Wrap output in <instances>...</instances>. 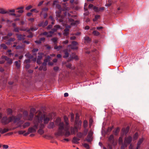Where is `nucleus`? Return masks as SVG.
Listing matches in <instances>:
<instances>
[{"instance_id": "f257e3e1", "label": "nucleus", "mask_w": 149, "mask_h": 149, "mask_svg": "<svg viewBox=\"0 0 149 149\" xmlns=\"http://www.w3.org/2000/svg\"><path fill=\"white\" fill-rule=\"evenodd\" d=\"M58 132L55 133L56 136H62L63 134V132L64 131L65 128L64 127V124L63 122H60L58 125Z\"/></svg>"}, {"instance_id": "f03ea898", "label": "nucleus", "mask_w": 149, "mask_h": 149, "mask_svg": "<svg viewBox=\"0 0 149 149\" xmlns=\"http://www.w3.org/2000/svg\"><path fill=\"white\" fill-rule=\"evenodd\" d=\"M88 8L90 9H93L94 11L96 13L102 12L104 10V7H102L99 8L95 6H94L93 4H90L89 5Z\"/></svg>"}, {"instance_id": "7ed1b4c3", "label": "nucleus", "mask_w": 149, "mask_h": 149, "mask_svg": "<svg viewBox=\"0 0 149 149\" xmlns=\"http://www.w3.org/2000/svg\"><path fill=\"white\" fill-rule=\"evenodd\" d=\"M15 12V10L14 9L10 10L8 11H6L3 9H1L0 11V13L2 14H8L10 15L15 16V17H19L20 15H16L14 13Z\"/></svg>"}, {"instance_id": "20e7f679", "label": "nucleus", "mask_w": 149, "mask_h": 149, "mask_svg": "<svg viewBox=\"0 0 149 149\" xmlns=\"http://www.w3.org/2000/svg\"><path fill=\"white\" fill-rule=\"evenodd\" d=\"M78 43L77 42L73 41L71 42V44L68 45V46L72 49L77 50L78 49Z\"/></svg>"}, {"instance_id": "39448f33", "label": "nucleus", "mask_w": 149, "mask_h": 149, "mask_svg": "<svg viewBox=\"0 0 149 149\" xmlns=\"http://www.w3.org/2000/svg\"><path fill=\"white\" fill-rule=\"evenodd\" d=\"M33 123L34 125L32 127H29L28 129V131L30 133L36 132L38 128V126L37 123Z\"/></svg>"}, {"instance_id": "423d86ee", "label": "nucleus", "mask_w": 149, "mask_h": 149, "mask_svg": "<svg viewBox=\"0 0 149 149\" xmlns=\"http://www.w3.org/2000/svg\"><path fill=\"white\" fill-rule=\"evenodd\" d=\"M12 121H13L14 123H17V125H22L23 123V121L20 120V118L19 117H15V116L11 117Z\"/></svg>"}, {"instance_id": "0eeeda50", "label": "nucleus", "mask_w": 149, "mask_h": 149, "mask_svg": "<svg viewBox=\"0 0 149 149\" xmlns=\"http://www.w3.org/2000/svg\"><path fill=\"white\" fill-rule=\"evenodd\" d=\"M69 126H66L65 127L64 131L63 132V136L64 135L65 137H67L70 136L72 133L71 132L69 131Z\"/></svg>"}, {"instance_id": "6e6552de", "label": "nucleus", "mask_w": 149, "mask_h": 149, "mask_svg": "<svg viewBox=\"0 0 149 149\" xmlns=\"http://www.w3.org/2000/svg\"><path fill=\"white\" fill-rule=\"evenodd\" d=\"M43 117L42 116H37L34 118V120L33 121V123H37L38 125V126L39 123H42Z\"/></svg>"}, {"instance_id": "1a4fd4ad", "label": "nucleus", "mask_w": 149, "mask_h": 149, "mask_svg": "<svg viewBox=\"0 0 149 149\" xmlns=\"http://www.w3.org/2000/svg\"><path fill=\"white\" fill-rule=\"evenodd\" d=\"M12 118L10 117L8 118L7 117H3L2 119V121L3 123L5 124H7L12 121Z\"/></svg>"}, {"instance_id": "9d476101", "label": "nucleus", "mask_w": 149, "mask_h": 149, "mask_svg": "<svg viewBox=\"0 0 149 149\" xmlns=\"http://www.w3.org/2000/svg\"><path fill=\"white\" fill-rule=\"evenodd\" d=\"M132 140V138L130 136H129L127 137H125L124 140L125 146H127L128 145L130 144Z\"/></svg>"}, {"instance_id": "9b49d317", "label": "nucleus", "mask_w": 149, "mask_h": 149, "mask_svg": "<svg viewBox=\"0 0 149 149\" xmlns=\"http://www.w3.org/2000/svg\"><path fill=\"white\" fill-rule=\"evenodd\" d=\"M93 134V132L92 131H90L87 136V138H86L84 141H86L88 142H91L92 140V136Z\"/></svg>"}, {"instance_id": "f8f14e48", "label": "nucleus", "mask_w": 149, "mask_h": 149, "mask_svg": "<svg viewBox=\"0 0 149 149\" xmlns=\"http://www.w3.org/2000/svg\"><path fill=\"white\" fill-rule=\"evenodd\" d=\"M64 55L63 56V58H67L69 56V53L68 52V50L67 49H65L63 50Z\"/></svg>"}, {"instance_id": "ddd939ff", "label": "nucleus", "mask_w": 149, "mask_h": 149, "mask_svg": "<svg viewBox=\"0 0 149 149\" xmlns=\"http://www.w3.org/2000/svg\"><path fill=\"white\" fill-rule=\"evenodd\" d=\"M130 127L127 126L126 128H123L122 130V132L123 134L126 135L129 132Z\"/></svg>"}, {"instance_id": "4468645a", "label": "nucleus", "mask_w": 149, "mask_h": 149, "mask_svg": "<svg viewBox=\"0 0 149 149\" xmlns=\"http://www.w3.org/2000/svg\"><path fill=\"white\" fill-rule=\"evenodd\" d=\"M48 24V22L47 20H46L45 22L43 21L41 22L40 23L38 24V26L39 27L42 26L45 27L47 26Z\"/></svg>"}, {"instance_id": "2eb2a0df", "label": "nucleus", "mask_w": 149, "mask_h": 149, "mask_svg": "<svg viewBox=\"0 0 149 149\" xmlns=\"http://www.w3.org/2000/svg\"><path fill=\"white\" fill-rule=\"evenodd\" d=\"M74 59L75 60H78L79 58L77 55H76L75 54H72V56H70L69 58V60L70 61H72Z\"/></svg>"}, {"instance_id": "dca6fc26", "label": "nucleus", "mask_w": 149, "mask_h": 149, "mask_svg": "<svg viewBox=\"0 0 149 149\" xmlns=\"http://www.w3.org/2000/svg\"><path fill=\"white\" fill-rule=\"evenodd\" d=\"M16 35L17 36V38L19 40H21L25 39L24 37L25 36L24 35L16 34Z\"/></svg>"}, {"instance_id": "f3484780", "label": "nucleus", "mask_w": 149, "mask_h": 149, "mask_svg": "<svg viewBox=\"0 0 149 149\" xmlns=\"http://www.w3.org/2000/svg\"><path fill=\"white\" fill-rule=\"evenodd\" d=\"M109 141L112 144H113L114 143V138L113 135H111L108 139Z\"/></svg>"}, {"instance_id": "a211bd4d", "label": "nucleus", "mask_w": 149, "mask_h": 149, "mask_svg": "<svg viewBox=\"0 0 149 149\" xmlns=\"http://www.w3.org/2000/svg\"><path fill=\"white\" fill-rule=\"evenodd\" d=\"M80 140V139L74 136L72 140V142L76 144H78L79 143V141Z\"/></svg>"}, {"instance_id": "6ab92c4d", "label": "nucleus", "mask_w": 149, "mask_h": 149, "mask_svg": "<svg viewBox=\"0 0 149 149\" xmlns=\"http://www.w3.org/2000/svg\"><path fill=\"white\" fill-rule=\"evenodd\" d=\"M24 8V6H21L20 7H19L17 8L16 9L17 10H18V11H17V12L20 13H23L24 11L23 10Z\"/></svg>"}, {"instance_id": "aec40b11", "label": "nucleus", "mask_w": 149, "mask_h": 149, "mask_svg": "<svg viewBox=\"0 0 149 149\" xmlns=\"http://www.w3.org/2000/svg\"><path fill=\"white\" fill-rule=\"evenodd\" d=\"M71 130L72 134H75L76 132H77L78 131V129L76 127L74 126V127H71Z\"/></svg>"}, {"instance_id": "412c9836", "label": "nucleus", "mask_w": 149, "mask_h": 149, "mask_svg": "<svg viewBox=\"0 0 149 149\" xmlns=\"http://www.w3.org/2000/svg\"><path fill=\"white\" fill-rule=\"evenodd\" d=\"M50 120V118L49 117H46L45 115H43L44 123L45 124H47Z\"/></svg>"}, {"instance_id": "4be33fe9", "label": "nucleus", "mask_w": 149, "mask_h": 149, "mask_svg": "<svg viewBox=\"0 0 149 149\" xmlns=\"http://www.w3.org/2000/svg\"><path fill=\"white\" fill-rule=\"evenodd\" d=\"M143 141V139L142 138L140 139L137 143L136 149H138L140 146V145Z\"/></svg>"}, {"instance_id": "5701e85b", "label": "nucleus", "mask_w": 149, "mask_h": 149, "mask_svg": "<svg viewBox=\"0 0 149 149\" xmlns=\"http://www.w3.org/2000/svg\"><path fill=\"white\" fill-rule=\"evenodd\" d=\"M21 62V61L19 60L18 61H15V65L17 68H19L20 67Z\"/></svg>"}, {"instance_id": "b1692460", "label": "nucleus", "mask_w": 149, "mask_h": 149, "mask_svg": "<svg viewBox=\"0 0 149 149\" xmlns=\"http://www.w3.org/2000/svg\"><path fill=\"white\" fill-rule=\"evenodd\" d=\"M85 43H90L91 42V39L88 36H86L84 38Z\"/></svg>"}, {"instance_id": "393cba45", "label": "nucleus", "mask_w": 149, "mask_h": 149, "mask_svg": "<svg viewBox=\"0 0 149 149\" xmlns=\"http://www.w3.org/2000/svg\"><path fill=\"white\" fill-rule=\"evenodd\" d=\"M55 127L54 124V122H51L48 125L47 127L49 129H52Z\"/></svg>"}, {"instance_id": "a878e982", "label": "nucleus", "mask_w": 149, "mask_h": 149, "mask_svg": "<svg viewBox=\"0 0 149 149\" xmlns=\"http://www.w3.org/2000/svg\"><path fill=\"white\" fill-rule=\"evenodd\" d=\"M34 116V114L33 113L30 112L28 117V119L29 120H32Z\"/></svg>"}, {"instance_id": "bb28decb", "label": "nucleus", "mask_w": 149, "mask_h": 149, "mask_svg": "<svg viewBox=\"0 0 149 149\" xmlns=\"http://www.w3.org/2000/svg\"><path fill=\"white\" fill-rule=\"evenodd\" d=\"M30 125V123L29 122H27L25 123L22 125V127H23V128L24 129L29 126Z\"/></svg>"}, {"instance_id": "cd10ccee", "label": "nucleus", "mask_w": 149, "mask_h": 149, "mask_svg": "<svg viewBox=\"0 0 149 149\" xmlns=\"http://www.w3.org/2000/svg\"><path fill=\"white\" fill-rule=\"evenodd\" d=\"M64 119L66 124V126H69L68 120L67 117L66 116H64Z\"/></svg>"}, {"instance_id": "c85d7f7f", "label": "nucleus", "mask_w": 149, "mask_h": 149, "mask_svg": "<svg viewBox=\"0 0 149 149\" xmlns=\"http://www.w3.org/2000/svg\"><path fill=\"white\" fill-rule=\"evenodd\" d=\"M81 122L80 121L77 123L76 125L75 126L78 129H80L81 128Z\"/></svg>"}, {"instance_id": "c756f323", "label": "nucleus", "mask_w": 149, "mask_h": 149, "mask_svg": "<svg viewBox=\"0 0 149 149\" xmlns=\"http://www.w3.org/2000/svg\"><path fill=\"white\" fill-rule=\"evenodd\" d=\"M38 54L39 55L38 56L37 59L40 60L42 58V55H43L44 54L42 52H39Z\"/></svg>"}, {"instance_id": "7c9ffc66", "label": "nucleus", "mask_w": 149, "mask_h": 149, "mask_svg": "<svg viewBox=\"0 0 149 149\" xmlns=\"http://www.w3.org/2000/svg\"><path fill=\"white\" fill-rule=\"evenodd\" d=\"M88 123L86 120H84L83 122V126L84 128H86L88 127Z\"/></svg>"}, {"instance_id": "2f4dec72", "label": "nucleus", "mask_w": 149, "mask_h": 149, "mask_svg": "<svg viewBox=\"0 0 149 149\" xmlns=\"http://www.w3.org/2000/svg\"><path fill=\"white\" fill-rule=\"evenodd\" d=\"M100 16L99 15H95V17L93 19V21L95 22L96 21L97 19H100Z\"/></svg>"}, {"instance_id": "473e14b6", "label": "nucleus", "mask_w": 149, "mask_h": 149, "mask_svg": "<svg viewBox=\"0 0 149 149\" xmlns=\"http://www.w3.org/2000/svg\"><path fill=\"white\" fill-rule=\"evenodd\" d=\"M77 137L80 138H82L84 136L83 133L81 132H78L77 134Z\"/></svg>"}, {"instance_id": "72a5a7b5", "label": "nucleus", "mask_w": 149, "mask_h": 149, "mask_svg": "<svg viewBox=\"0 0 149 149\" xmlns=\"http://www.w3.org/2000/svg\"><path fill=\"white\" fill-rule=\"evenodd\" d=\"M42 34L43 35L46 36L47 37H51L52 36V35L48 34V33L46 31L42 33Z\"/></svg>"}, {"instance_id": "f704fd0d", "label": "nucleus", "mask_w": 149, "mask_h": 149, "mask_svg": "<svg viewBox=\"0 0 149 149\" xmlns=\"http://www.w3.org/2000/svg\"><path fill=\"white\" fill-rule=\"evenodd\" d=\"M62 47L63 46L62 45H60L58 46L56 45H55L54 47V49L57 50V51H59Z\"/></svg>"}, {"instance_id": "c9c22d12", "label": "nucleus", "mask_w": 149, "mask_h": 149, "mask_svg": "<svg viewBox=\"0 0 149 149\" xmlns=\"http://www.w3.org/2000/svg\"><path fill=\"white\" fill-rule=\"evenodd\" d=\"M92 33L94 36H98L100 34V33L97 31H94Z\"/></svg>"}, {"instance_id": "e433bc0d", "label": "nucleus", "mask_w": 149, "mask_h": 149, "mask_svg": "<svg viewBox=\"0 0 149 149\" xmlns=\"http://www.w3.org/2000/svg\"><path fill=\"white\" fill-rule=\"evenodd\" d=\"M25 56L27 57L28 58L31 59L33 57V56L30 54L29 53L26 54L25 55Z\"/></svg>"}, {"instance_id": "4c0bfd02", "label": "nucleus", "mask_w": 149, "mask_h": 149, "mask_svg": "<svg viewBox=\"0 0 149 149\" xmlns=\"http://www.w3.org/2000/svg\"><path fill=\"white\" fill-rule=\"evenodd\" d=\"M119 130V129L118 128H117L116 129L114 132V134L115 135H117L118 134Z\"/></svg>"}, {"instance_id": "58836bf2", "label": "nucleus", "mask_w": 149, "mask_h": 149, "mask_svg": "<svg viewBox=\"0 0 149 149\" xmlns=\"http://www.w3.org/2000/svg\"><path fill=\"white\" fill-rule=\"evenodd\" d=\"M6 61H7V63L9 64H11L13 62L12 59L9 57H8V59H7V60Z\"/></svg>"}, {"instance_id": "ea45409f", "label": "nucleus", "mask_w": 149, "mask_h": 149, "mask_svg": "<svg viewBox=\"0 0 149 149\" xmlns=\"http://www.w3.org/2000/svg\"><path fill=\"white\" fill-rule=\"evenodd\" d=\"M51 40L54 44H56L57 43L58 39L56 38H52Z\"/></svg>"}, {"instance_id": "a19ab883", "label": "nucleus", "mask_w": 149, "mask_h": 149, "mask_svg": "<svg viewBox=\"0 0 149 149\" xmlns=\"http://www.w3.org/2000/svg\"><path fill=\"white\" fill-rule=\"evenodd\" d=\"M0 47L4 49H6L7 48V46L4 44H1Z\"/></svg>"}, {"instance_id": "79ce46f5", "label": "nucleus", "mask_w": 149, "mask_h": 149, "mask_svg": "<svg viewBox=\"0 0 149 149\" xmlns=\"http://www.w3.org/2000/svg\"><path fill=\"white\" fill-rule=\"evenodd\" d=\"M83 146L86 148V149H89L90 146L87 143H84L83 144Z\"/></svg>"}, {"instance_id": "37998d69", "label": "nucleus", "mask_w": 149, "mask_h": 149, "mask_svg": "<svg viewBox=\"0 0 149 149\" xmlns=\"http://www.w3.org/2000/svg\"><path fill=\"white\" fill-rule=\"evenodd\" d=\"M8 129L4 128L3 130H2V132H1V134H4L9 131Z\"/></svg>"}, {"instance_id": "c03bdc74", "label": "nucleus", "mask_w": 149, "mask_h": 149, "mask_svg": "<svg viewBox=\"0 0 149 149\" xmlns=\"http://www.w3.org/2000/svg\"><path fill=\"white\" fill-rule=\"evenodd\" d=\"M88 129L84 128V131L83 134L84 136H86L87 134V132H88Z\"/></svg>"}, {"instance_id": "a18cd8bd", "label": "nucleus", "mask_w": 149, "mask_h": 149, "mask_svg": "<svg viewBox=\"0 0 149 149\" xmlns=\"http://www.w3.org/2000/svg\"><path fill=\"white\" fill-rule=\"evenodd\" d=\"M50 56H47L46 58L44 60V61L45 62H47L50 61Z\"/></svg>"}, {"instance_id": "49530a36", "label": "nucleus", "mask_w": 149, "mask_h": 149, "mask_svg": "<svg viewBox=\"0 0 149 149\" xmlns=\"http://www.w3.org/2000/svg\"><path fill=\"white\" fill-rule=\"evenodd\" d=\"M59 3V1L58 0H55L53 1V3L52 4L53 6H56V4H58Z\"/></svg>"}, {"instance_id": "de8ad7c7", "label": "nucleus", "mask_w": 149, "mask_h": 149, "mask_svg": "<svg viewBox=\"0 0 149 149\" xmlns=\"http://www.w3.org/2000/svg\"><path fill=\"white\" fill-rule=\"evenodd\" d=\"M138 133H137V132L135 133V134H134V136H133L134 139V140L138 138Z\"/></svg>"}, {"instance_id": "09e8293b", "label": "nucleus", "mask_w": 149, "mask_h": 149, "mask_svg": "<svg viewBox=\"0 0 149 149\" xmlns=\"http://www.w3.org/2000/svg\"><path fill=\"white\" fill-rule=\"evenodd\" d=\"M38 132L40 134H42L44 133V131L41 128H40V129L38 130Z\"/></svg>"}, {"instance_id": "8fccbe9b", "label": "nucleus", "mask_w": 149, "mask_h": 149, "mask_svg": "<svg viewBox=\"0 0 149 149\" xmlns=\"http://www.w3.org/2000/svg\"><path fill=\"white\" fill-rule=\"evenodd\" d=\"M7 112L8 114H10L12 113L13 111L11 109L8 108L7 110Z\"/></svg>"}, {"instance_id": "3c124183", "label": "nucleus", "mask_w": 149, "mask_h": 149, "mask_svg": "<svg viewBox=\"0 0 149 149\" xmlns=\"http://www.w3.org/2000/svg\"><path fill=\"white\" fill-rule=\"evenodd\" d=\"M71 121L73 122L74 120V114L73 113H71L70 114Z\"/></svg>"}, {"instance_id": "603ef678", "label": "nucleus", "mask_w": 149, "mask_h": 149, "mask_svg": "<svg viewBox=\"0 0 149 149\" xmlns=\"http://www.w3.org/2000/svg\"><path fill=\"white\" fill-rule=\"evenodd\" d=\"M56 8L58 9L59 10H61L62 9L61 6L58 4L56 5Z\"/></svg>"}, {"instance_id": "864d4df0", "label": "nucleus", "mask_w": 149, "mask_h": 149, "mask_svg": "<svg viewBox=\"0 0 149 149\" xmlns=\"http://www.w3.org/2000/svg\"><path fill=\"white\" fill-rule=\"evenodd\" d=\"M19 28L18 27H16L14 28L13 31L16 32H19Z\"/></svg>"}, {"instance_id": "5fc2aeb1", "label": "nucleus", "mask_w": 149, "mask_h": 149, "mask_svg": "<svg viewBox=\"0 0 149 149\" xmlns=\"http://www.w3.org/2000/svg\"><path fill=\"white\" fill-rule=\"evenodd\" d=\"M61 10H59L58 11H56V13L57 14V15L58 17H60L61 16Z\"/></svg>"}, {"instance_id": "6e6d98bb", "label": "nucleus", "mask_w": 149, "mask_h": 149, "mask_svg": "<svg viewBox=\"0 0 149 149\" xmlns=\"http://www.w3.org/2000/svg\"><path fill=\"white\" fill-rule=\"evenodd\" d=\"M1 58L2 59H5V60H6L7 59H8V57L2 55L1 57Z\"/></svg>"}, {"instance_id": "4d7b16f0", "label": "nucleus", "mask_w": 149, "mask_h": 149, "mask_svg": "<svg viewBox=\"0 0 149 149\" xmlns=\"http://www.w3.org/2000/svg\"><path fill=\"white\" fill-rule=\"evenodd\" d=\"M38 29V27H33V28H31L30 29V30L31 31H33L37 30Z\"/></svg>"}, {"instance_id": "13d9d810", "label": "nucleus", "mask_w": 149, "mask_h": 149, "mask_svg": "<svg viewBox=\"0 0 149 149\" xmlns=\"http://www.w3.org/2000/svg\"><path fill=\"white\" fill-rule=\"evenodd\" d=\"M53 69L55 71L57 72L59 70V68L58 66H55L54 67Z\"/></svg>"}, {"instance_id": "bf43d9fd", "label": "nucleus", "mask_w": 149, "mask_h": 149, "mask_svg": "<svg viewBox=\"0 0 149 149\" xmlns=\"http://www.w3.org/2000/svg\"><path fill=\"white\" fill-rule=\"evenodd\" d=\"M30 11L31 12H34L36 13H38V11L36 9H33L30 10Z\"/></svg>"}, {"instance_id": "052dcab7", "label": "nucleus", "mask_w": 149, "mask_h": 149, "mask_svg": "<svg viewBox=\"0 0 149 149\" xmlns=\"http://www.w3.org/2000/svg\"><path fill=\"white\" fill-rule=\"evenodd\" d=\"M33 6L31 5L29 6L26 7L25 9L26 10H29L32 8Z\"/></svg>"}, {"instance_id": "680f3d73", "label": "nucleus", "mask_w": 149, "mask_h": 149, "mask_svg": "<svg viewBox=\"0 0 149 149\" xmlns=\"http://www.w3.org/2000/svg\"><path fill=\"white\" fill-rule=\"evenodd\" d=\"M112 145L111 143L108 144V147L109 149H112Z\"/></svg>"}, {"instance_id": "e2e57ef3", "label": "nucleus", "mask_w": 149, "mask_h": 149, "mask_svg": "<svg viewBox=\"0 0 149 149\" xmlns=\"http://www.w3.org/2000/svg\"><path fill=\"white\" fill-rule=\"evenodd\" d=\"M78 22V21L77 20H76L75 21H74V22H72L71 23V25H75L77 24V23Z\"/></svg>"}, {"instance_id": "0e129e2a", "label": "nucleus", "mask_w": 149, "mask_h": 149, "mask_svg": "<svg viewBox=\"0 0 149 149\" xmlns=\"http://www.w3.org/2000/svg\"><path fill=\"white\" fill-rule=\"evenodd\" d=\"M9 41L10 42H14L15 40V39L14 38H11L8 39Z\"/></svg>"}, {"instance_id": "69168bd1", "label": "nucleus", "mask_w": 149, "mask_h": 149, "mask_svg": "<svg viewBox=\"0 0 149 149\" xmlns=\"http://www.w3.org/2000/svg\"><path fill=\"white\" fill-rule=\"evenodd\" d=\"M30 62V59H26L25 60L24 63L25 64H29L28 63H29Z\"/></svg>"}, {"instance_id": "338daca9", "label": "nucleus", "mask_w": 149, "mask_h": 149, "mask_svg": "<svg viewBox=\"0 0 149 149\" xmlns=\"http://www.w3.org/2000/svg\"><path fill=\"white\" fill-rule=\"evenodd\" d=\"M26 132L25 131H19L18 132V133L19 134H24Z\"/></svg>"}, {"instance_id": "774afa93", "label": "nucleus", "mask_w": 149, "mask_h": 149, "mask_svg": "<svg viewBox=\"0 0 149 149\" xmlns=\"http://www.w3.org/2000/svg\"><path fill=\"white\" fill-rule=\"evenodd\" d=\"M48 10V8L47 7H45L42 9V11H47Z\"/></svg>"}]
</instances>
